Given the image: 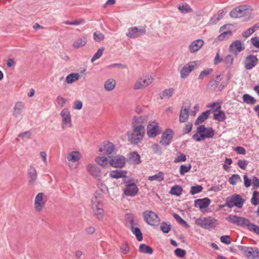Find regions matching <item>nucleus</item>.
<instances>
[{"label":"nucleus","mask_w":259,"mask_h":259,"mask_svg":"<svg viewBox=\"0 0 259 259\" xmlns=\"http://www.w3.org/2000/svg\"><path fill=\"white\" fill-rule=\"evenodd\" d=\"M140 155L136 151L130 152L128 155L129 161L134 164H139L141 162Z\"/></svg>","instance_id":"nucleus-27"},{"label":"nucleus","mask_w":259,"mask_h":259,"mask_svg":"<svg viewBox=\"0 0 259 259\" xmlns=\"http://www.w3.org/2000/svg\"><path fill=\"white\" fill-rule=\"evenodd\" d=\"M186 159H187L186 156L184 154H183L181 152H179L178 155L174 159V162L175 163H179V162H184L186 160Z\"/></svg>","instance_id":"nucleus-57"},{"label":"nucleus","mask_w":259,"mask_h":259,"mask_svg":"<svg viewBox=\"0 0 259 259\" xmlns=\"http://www.w3.org/2000/svg\"><path fill=\"white\" fill-rule=\"evenodd\" d=\"M251 184L252 185V189L256 190L259 188V179L256 176H253L252 178Z\"/></svg>","instance_id":"nucleus-63"},{"label":"nucleus","mask_w":259,"mask_h":259,"mask_svg":"<svg viewBox=\"0 0 259 259\" xmlns=\"http://www.w3.org/2000/svg\"><path fill=\"white\" fill-rule=\"evenodd\" d=\"M191 168V165L188 164L187 165L182 164L180 167V174L181 175L183 176L185 174L189 172Z\"/></svg>","instance_id":"nucleus-53"},{"label":"nucleus","mask_w":259,"mask_h":259,"mask_svg":"<svg viewBox=\"0 0 259 259\" xmlns=\"http://www.w3.org/2000/svg\"><path fill=\"white\" fill-rule=\"evenodd\" d=\"M132 127L133 128V132L131 134L128 133L127 135L129 138L131 143L136 144L142 140L145 135V128L141 125H132Z\"/></svg>","instance_id":"nucleus-2"},{"label":"nucleus","mask_w":259,"mask_h":259,"mask_svg":"<svg viewBox=\"0 0 259 259\" xmlns=\"http://www.w3.org/2000/svg\"><path fill=\"white\" fill-rule=\"evenodd\" d=\"M248 230L259 235V226L251 223Z\"/></svg>","instance_id":"nucleus-64"},{"label":"nucleus","mask_w":259,"mask_h":259,"mask_svg":"<svg viewBox=\"0 0 259 259\" xmlns=\"http://www.w3.org/2000/svg\"><path fill=\"white\" fill-rule=\"evenodd\" d=\"M84 20L83 19H79L73 21H66L63 22L64 24L67 25H77L79 24H82L84 23Z\"/></svg>","instance_id":"nucleus-61"},{"label":"nucleus","mask_w":259,"mask_h":259,"mask_svg":"<svg viewBox=\"0 0 259 259\" xmlns=\"http://www.w3.org/2000/svg\"><path fill=\"white\" fill-rule=\"evenodd\" d=\"M250 13V10L246 5H241L232 10L230 12L231 18H238L247 15Z\"/></svg>","instance_id":"nucleus-6"},{"label":"nucleus","mask_w":259,"mask_h":259,"mask_svg":"<svg viewBox=\"0 0 259 259\" xmlns=\"http://www.w3.org/2000/svg\"><path fill=\"white\" fill-rule=\"evenodd\" d=\"M174 93V90L172 88H169L164 90L160 94V98H169L172 97Z\"/></svg>","instance_id":"nucleus-45"},{"label":"nucleus","mask_w":259,"mask_h":259,"mask_svg":"<svg viewBox=\"0 0 259 259\" xmlns=\"http://www.w3.org/2000/svg\"><path fill=\"white\" fill-rule=\"evenodd\" d=\"M242 99L243 102L247 104L254 105L256 102L254 98L248 94H244Z\"/></svg>","instance_id":"nucleus-44"},{"label":"nucleus","mask_w":259,"mask_h":259,"mask_svg":"<svg viewBox=\"0 0 259 259\" xmlns=\"http://www.w3.org/2000/svg\"><path fill=\"white\" fill-rule=\"evenodd\" d=\"M190 107V104H189L187 107H182L179 116V121L180 122H186L189 118V110Z\"/></svg>","instance_id":"nucleus-26"},{"label":"nucleus","mask_w":259,"mask_h":259,"mask_svg":"<svg viewBox=\"0 0 259 259\" xmlns=\"http://www.w3.org/2000/svg\"><path fill=\"white\" fill-rule=\"evenodd\" d=\"M144 221L151 226L157 225L159 222V219L156 213L151 210H146L143 212Z\"/></svg>","instance_id":"nucleus-7"},{"label":"nucleus","mask_w":259,"mask_h":259,"mask_svg":"<svg viewBox=\"0 0 259 259\" xmlns=\"http://www.w3.org/2000/svg\"><path fill=\"white\" fill-rule=\"evenodd\" d=\"M149 123L147 125V134L150 138L156 137L158 134V125L157 123Z\"/></svg>","instance_id":"nucleus-21"},{"label":"nucleus","mask_w":259,"mask_h":259,"mask_svg":"<svg viewBox=\"0 0 259 259\" xmlns=\"http://www.w3.org/2000/svg\"><path fill=\"white\" fill-rule=\"evenodd\" d=\"M196 66V62L195 61L186 64L181 70V77L182 78H186L189 73L194 69Z\"/></svg>","instance_id":"nucleus-16"},{"label":"nucleus","mask_w":259,"mask_h":259,"mask_svg":"<svg viewBox=\"0 0 259 259\" xmlns=\"http://www.w3.org/2000/svg\"><path fill=\"white\" fill-rule=\"evenodd\" d=\"M258 59L256 56L250 55L244 60V67L247 70H251L257 64Z\"/></svg>","instance_id":"nucleus-14"},{"label":"nucleus","mask_w":259,"mask_h":259,"mask_svg":"<svg viewBox=\"0 0 259 259\" xmlns=\"http://www.w3.org/2000/svg\"><path fill=\"white\" fill-rule=\"evenodd\" d=\"M61 116L62 118V127L65 128L71 126V120L70 111L67 108L63 109L61 113Z\"/></svg>","instance_id":"nucleus-11"},{"label":"nucleus","mask_w":259,"mask_h":259,"mask_svg":"<svg viewBox=\"0 0 259 259\" xmlns=\"http://www.w3.org/2000/svg\"><path fill=\"white\" fill-rule=\"evenodd\" d=\"M174 218L182 226H184L185 228H189L190 226L187 223V222L184 220L179 214L177 213H174L172 214Z\"/></svg>","instance_id":"nucleus-49"},{"label":"nucleus","mask_w":259,"mask_h":259,"mask_svg":"<svg viewBox=\"0 0 259 259\" xmlns=\"http://www.w3.org/2000/svg\"><path fill=\"white\" fill-rule=\"evenodd\" d=\"M233 61L234 58L231 55H227L223 60L227 67H230L232 65Z\"/></svg>","instance_id":"nucleus-58"},{"label":"nucleus","mask_w":259,"mask_h":259,"mask_svg":"<svg viewBox=\"0 0 259 259\" xmlns=\"http://www.w3.org/2000/svg\"><path fill=\"white\" fill-rule=\"evenodd\" d=\"M204 41L203 40L198 39L193 41L189 46V51L191 53H193L199 51L203 46Z\"/></svg>","instance_id":"nucleus-23"},{"label":"nucleus","mask_w":259,"mask_h":259,"mask_svg":"<svg viewBox=\"0 0 259 259\" xmlns=\"http://www.w3.org/2000/svg\"><path fill=\"white\" fill-rule=\"evenodd\" d=\"M251 203L256 206L259 203V192L256 190L253 192L252 196L251 198Z\"/></svg>","instance_id":"nucleus-51"},{"label":"nucleus","mask_w":259,"mask_h":259,"mask_svg":"<svg viewBox=\"0 0 259 259\" xmlns=\"http://www.w3.org/2000/svg\"><path fill=\"white\" fill-rule=\"evenodd\" d=\"M214 131L211 127H205L204 125H200L196 129V133L194 134L192 138L196 142H200L205 139L213 138Z\"/></svg>","instance_id":"nucleus-1"},{"label":"nucleus","mask_w":259,"mask_h":259,"mask_svg":"<svg viewBox=\"0 0 259 259\" xmlns=\"http://www.w3.org/2000/svg\"><path fill=\"white\" fill-rule=\"evenodd\" d=\"M139 251L146 254H152L153 249L149 246L145 244H141L139 246Z\"/></svg>","instance_id":"nucleus-42"},{"label":"nucleus","mask_w":259,"mask_h":259,"mask_svg":"<svg viewBox=\"0 0 259 259\" xmlns=\"http://www.w3.org/2000/svg\"><path fill=\"white\" fill-rule=\"evenodd\" d=\"M115 149V147L113 143L106 141L104 143L102 147H101L99 151L102 152L104 155H110Z\"/></svg>","instance_id":"nucleus-18"},{"label":"nucleus","mask_w":259,"mask_h":259,"mask_svg":"<svg viewBox=\"0 0 259 259\" xmlns=\"http://www.w3.org/2000/svg\"><path fill=\"white\" fill-rule=\"evenodd\" d=\"M244 201V199L240 195L235 194L226 198L225 206H227L229 208H232L234 206L241 208Z\"/></svg>","instance_id":"nucleus-3"},{"label":"nucleus","mask_w":259,"mask_h":259,"mask_svg":"<svg viewBox=\"0 0 259 259\" xmlns=\"http://www.w3.org/2000/svg\"><path fill=\"white\" fill-rule=\"evenodd\" d=\"M80 153L79 152L75 151L70 153L68 156L67 159L69 161L73 162H77L79 160Z\"/></svg>","instance_id":"nucleus-39"},{"label":"nucleus","mask_w":259,"mask_h":259,"mask_svg":"<svg viewBox=\"0 0 259 259\" xmlns=\"http://www.w3.org/2000/svg\"><path fill=\"white\" fill-rule=\"evenodd\" d=\"M109 164L115 168H122L125 163V158L121 155L115 156H108Z\"/></svg>","instance_id":"nucleus-8"},{"label":"nucleus","mask_w":259,"mask_h":259,"mask_svg":"<svg viewBox=\"0 0 259 259\" xmlns=\"http://www.w3.org/2000/svg\"><path fill=\"white\" fill-rule=\"evenodd\" d=\"M239 250L249 259H258L259 258V249L256 247L238 246Z\"/></svg>","instance_id":"nucleus-5"},{"label":"nucleus","mask_w":259,"mask_h":259,"mask_svg":"<svg viewBox=\"0 0 259 259\" xmlns=\"http://www.w3.org/2000/svg\"><path fill=\"white\" fill-rule=\"evenodd\" d=\"M229 183L232 185H235L239 182H241V179L238 174H234L229 178Z\"/></svg>","instance_id":"nucleus-46"},{"label":"nucleus","mask_w":259,"mask_h":259,"mask_svg":"<svg viewBox=\"0 0 259 259\" xmlns=\"http://www.w3.org/2000/svg\"><path fill=\"white\" fill-rule=\"evenodd\" d=\"M148 120L147 116H134L132 121V125H141L145 128V124Z\"/></svg>","instance_id":"nucleus-25"},{"label":"nucleus","mask_w":259,"mask_h":259,"mask_svg":"<svg viewBox=\"0 0 259 259\" xmlns=\"http://www.w3.org/2000/svg\"><path fill=\"white\" fill-rule=\"evenodd\" d=\"M133 233L134 234L139 241H141L143 240V235L140 229L137 226H131V228H130Z\"/></svg>","instance_id":"nucleus-33"},{"label":"nucleus","mask_w":259,"mask_h":259,"mask_svg":"<svg viewBox=\"0 0 259 259\" xmlns=\"http://www.w3.org/2000/svg\"><path fill=\"white\" fill-rule=\"evenodd\" d=\"M213 70L211 68H208L201 72L200 74L198 76L199 79H202L204 76H208V75L211 74Z\"/></svg>","instance_id":"nucleus-59"},{"label":"nucleus","mask_w":259,"mask_h":259,"mask_svg":"<svg viewBox=\"0 0 259 259\" xmlns=\"http://www.w3.org/2000/svg\"><path fill=\"white\" fill-rule=\"evenodd\" d=\"M174 252L177 257L181 258L184 257L186 254V252L184 249L180 248L176 249Z\"/></svg>","instance_id":"nucleus-60"},{"label":"nucleus","mask_w":259,"mask_h":259,"mask_svg":"<svg viewBox=\"0 0 259 259\" xmlns=\"http://www.w3.org/2000/svg\"><path fill=\"white\" fill-rule=\"evenodd\" d=\"M138 187L135 183L127 182L123 190V192L126 196L134 197L138 194Z\"/></svg>","instance_id":"nucleus-12"},{"label":"nucleus","mask_w":259,"mask_h":259,"mask_svg":"<svg viewBox=\"0 0 259 259\" xmlns=\"http://www.w3.org/2000/svg\"><path fill=\"white\" fill-rule=\"evenodd\" d=\"M245 47L240 40H237L232 42L229 47V51L237 56L238 53L243 51Z\"/></svg>","instance_id":"nucleus-13"},{"label":"nucleus","mask_w":259,"mask_h":259,"mask_svg":"<svg viewBox=\"0 0 259 259\" xmlns=\"http://www.w3.org/2000/svg\"><path fill=\"white\" fill-rule=\"evenodd\" d=\"M153 81V78L151 76H145L137 80L135 83L134 89L139 90L145 88L151 84Z\"/></svg>","instance_id":"nucleus-15"},{"label":"nucleus","mask_w":259,"mask_h":259,"mask_svg":"<svg viewBox=\"0 0 259 259\" xmlns=\"http://www.w3.org/2000/svg\"><path fill=\"white\" fill-rule=\"evenodd\" d=\"M178 9L182 13H187L192 11V9L187 4H183L182 5H179L178 6Z\"/></svg>","instance_id":"nucleus-50"},{"label":"nucleus","mask_w":259,"mask_h":259,"mask_svg":"<svg viewBox=\"0 0 259 259\" xmlns=\"http://www.w3.org/2000/svg\"><path fill=\"white\" fill-rule=\"evenodd\" d=\"M105 50L104 47H101L98 49L97 52L95 54V55L92 58L91 61L92 63H93L96 60L100 58L103 54V51Z\"/></svg>","instance_id":"nucleus-52"},{"label":"nucleus","mask_w":259,"mask_h":259,"mask_svg":"<svg viewBox=\"0 0 259 259\" xmlns=\"http://www.w3.org/2000/svg\"><path fill=\"white\" fill-rule=\"evenodd\" d=\"M195 223L202 228L211 229L216 227L217 221L214 218L209 217L197 219L195 220Z\"/></svg>","instance_id":"nucleus-4"},{"label":"nucleus","mask_w":259,"mask_h":259,"mask_svg":"<svg viewBox=\"0 0 259 259\" xmlns=\"http://www.w3.org/2000/svg\"><path fill=\"white\" fill-rule=\"evenodd\" d=\"M87 42V38L86 36H82L81 37L77 39L73 44V47L74 48H78L79 47L85 45Z\"/></svg>","instance_id":"nucleus-37"},{"label":"nucleus","mask_w":259,"mask_h":259,"mask_svg":"<svg viewBox=\"0 0 259 259\" xmlns=\"http://www.w3.org/2000/svg\"><path fill=\"white\" fill-rule=\"evenodd\" d=\"M221 79L222 78L220 75H217L214 78L209 80L207 84V87L209 90L214 91L217 89Z\"/></svg>","instance_id":"nucleus-28"},{"label":"nucleus","mask_w":259,"mask_h":259,"mask_svg":"<svg viewBox=\"0 0 259 259\" xmlns=\"http://www.w3.org/2000/svg\"><path fill=\"white\" fill-rule=\"evenodd\" d=\"M227 25H224L222 26L220 28V32L222 33L218 36V37L215 38V40L217 41H223L225 39H229L232 36L233 33L231 30H228L226 31H224V29L226 28Z\"/></svg>","instance_id":"nucleus-20"},{"label":"nucleus","mask_w":259,"mask_h":259,"mask_svg":"<svg viewBox=\"0 0 259 259\" xmlns=\"http://www.w3.org/2000/svg\"><path fill=\"white\" fill-rule=\"evenodd\" d=\"M210 200L206 197L202 199H197L194 201V206L199 207L200 209L207 207L210 203Z\"/></svg>","instance_id":"nucleus-22"},{"label":"nucleus","mask_w":259,"mask_h":259,"mask_svg":"<svg viewBox=\"0 0 259 259\" xmlns=\"http://www.w3.org/2000/svg\"><path fill=\"white\" fill-rule=\"evenodd\" d=\"M238 218L239 216L236 215L229 214L225 218V219L229 222L236 225Z\"/></svg>","instance_id":"nucleus-56"},{"label":"nucleus","mask_w":259,"mask_h":259,"mask_svg":"<svg viewBox=\"0 0 259 259\" xmlns=\"http://www.w3.org/2000/svg\"><path fill=\"white\" fill-rule=\"evenodd\" d=\"M248 164V161L246 160L239 159L238 161V166L243 170H245L247 168V166Z\"/></svg>","instance_id":"nucleus-62"},{"label":"nucleus","mask_w":259,"mask_h":259,"mask_svg":"<svg viewBox=\"0 0 259 259\" xmlns=\"http://www.w3.org/2000/svg\"><path fill=\"white\" fill-rule=\"evenodd\" d=\"M163 179H164L163 173L161 171L158 172L157 174H156L153 176H149L148 178V180L151 181H157L160 182V181H162V180H163Z\"/></svg>","instance_id":"nucleus-47"},{"label":"nucleus","mask_w":259,"mask_h":259,"mask_svg":"<svg viewBox=\"0 0 259 259\" xmlns=\"http://www.w3.org/2000/svg\"><path fill=\"white\" fill-rule=\"evenodd\" d=\"M250 224L251 222L248 219L245 218L239 217L236 226H240L243 228H245L246 227L247 228V229H248V227H249Z\"/></svg>","instance_id":"nucleus-36"},{"label":"nucleus","mask_w":259,"mask_h":259,"mask_svg":"<svg viewBox=\"0 0 259 259\" xmlns=\"http://www.w3.org/2000/svg\"><path fill=\"white\" fill-rule=\"evenodd\" d=\"M23 108V105L21 102H17L14 107L13 115L15 117L20 115L22 111Z\"/></svg>","instance_id":"nucleus-38"},{"label":"nucleus","mask_w":259,"mask_h":259,"mask_svg":"<svg viewBox=\"0 0 259 259\" xmlns=\"http://www.w3.org/2000/svg\"><path fill=\"white\" fill-rule=\"evenodd\" d=\"M92 210L94 214L98 219L101 220L103 218L104 210L103 209V205L98 206H97V204H95L94 205L93 208H92Z\"/></svg>","instance_id":"nucleus-32"},{"label":"nucleus","mask_w":259,"mask_h":259,"mask_svg":"<svg viewBox=\"0 0 259 259\" xmlns=\"http://www.w3.org/2000/svg\"><path fill=\"white\" fill-rule=\"evenodd\" d=\"M44 195V193L41 192L38 193L35 196L34 200V208L37 211H41L45 205V203L43 201V197Z\"/></svg>","instance_id":"nucleus-17"},{"label":"nucleus","mask_w":259,"mask_h":259,"mask_svg":"<svg viewBox=\"0 0 259 259\" xmlns=\"http://www.w3.org/2000/svg\"><path fill=\"white\" fill-rule=\"evenodd\" d=\"M28 174L30 178L29 184L33 183L37 179V172L35 168L32 165H30L28 169Z\"/></svg>","instance_id":"nucleus-30"},{"label":"nucleus","mask_w":259,"mask_h":259,"mask_svg":"<svg viewBox=\"0 0 259 259\" xmlns=\"http://www.w3.org/2000/svg\"><path fill=\"white\" fill-rule=\"evenodd\" d=\"M126 171L121 170H115L110 173V177L112 178L119 179L126 177Z\"/></svg>","instance_id":"nucleus-34"},{"label":"nucleus","mask_w":259,"mask_h":259,"mask_svg":"<svg viewBox=\"0 0 259 259\" xmlns=\"http://www.w3.org/2000/svg\"><path fill=\"white\" fill-rule=\"evenodd\" d=\"M221 106L219 105L213 110V119L219 122H223L226 118L225 112L221 110Z\"/></svg>","instance_id":"nucleus-19"},{"label":"nucleus","mask_w":259,"mask_h":259,"mask_svg":"<svg viewBox=\"0 0 259 259\" xmlns=\"http://www.w3.org/2000/svg\"><path fill=\"white\" fill-rule=\"evenodd\" d=\"M79 74L77 73H72L68 75L66 77V82L67 83H72L73 82L78 80Z\"/></svg>","instance_id":"nucleus-40"},{"label":"nucleus","mask_w":259,"mask_h":259,"mask_svg":"<svg viewBox=\"0 0 259 259\" xmlns=\"http://www.w3.org/2000/svg\"><path fill=\"white\" fill-rule=\"evenodd\" d=\"M210 111V110H207L203 112L195 120V124L198 125L205 121L208 118Z\"/></svg>","instance_id":"nucleus-31"},{"label":"nucleus","mask_w":259,"mask_h":259,"mask_svg":"<svg viewBox=\"0 0 259 259\" xmlns=\"http://www.w3.org/2000/svg\"><path fill=\"white\" fill-rule=\"evenodd\" d=\"M174 135V131L170 128L166 129L162 134L159 143L164 146H167L171 143Z\"/></svg>","instance_id":"nucleus-9"},{"label":"nucleus","mask_w":259,"mask_h":259,"mask_svg":"<svg viewBox=\"0 0 259 259\" xmlns=\"http://www.w3.org/2000/svg\"><path fill=\"white\" fill-rule=\"evenodd\" d=\"M115 81L113 79H109L106 80L104 84V88L106 91H111L113 90L115 87Z\"/></svg>","instance_id":"nucleus-41"},{"label":"nucleus","mask_w":259,"mask_h":259,"mask_svg":"<svg viewBox=\"0 0 259 259\" xmlns=\"http://www.w3.org/2000/svg\"><path fill=\"white\" fill-rule=\"evenodd\" d=\"M125 222L127 226H128L129 228H131V226H137L138 225V220L135 219L134 215L131 213L126 214Z\"/></svg>","instance_id":"nucleus-29"},{"label":"nucleus","mask_w":259,"mask_h":259,"mask_svg":"<svg viewBox=\"0 0 259 259\" xmlns=\"http://www.w3.org/2000/svg\"><path fill=\"white\" fill-rule=\"evenodd\" d=\"M95 161L103 167H108L109 158L103 156H98L95 159Z\"/></svg>","instance_id":"nucleus-35"},{"label":"nucleus","mask_w":259,"mask_h":259,"mask_svg":"<svg viewBox=\"0 0 259 259\" xmlns=\"http://www.w3.org/2000/svg\"><path fill=\"white\" fill-rule=\"evenodd\" d=\"M94 39L96 41H101L105 38V35L99 31H96L93 34Z\"/></svg>","instance_id":"nucleus-55"},{"label":"nucleus","mask_w":259,"mask_h":259,"mask_svg":"<svg viewBox=\"0 0 259 259\" xmlns=\"http://www.w3.org/2000/svg\"><path fill=\"white\" fill-rule=\"evenodd\" d=\"M160 229L163 233H168L171 229V225L163 221L160 224Z\"/></svg>","instance_id":"nucleus-48"},{"label":"nucleus","mask_w":259,"mask_h":259,"mask_svg":"<svg viewBox=\"0 0 259 259\" xmlns=\"http://www.w3.org/2000/svg\"><path fill=\"white\" fill-rule=\"evenodd\" d=\"M203 190V187L201 185H197L194 186H192L191 188L190 193L191 195H194L201 192Z\"/></svg>","instance_id":"nucleus-54"},{"label":"nucleus","mask_w":259,"mask_h":259,"mask_svg":"<svg viewBox=\"0 0 259 259\" xmlns=\"http://www.w3.org/2000/svg\"><path fill=\"white\" fill-rule=\"evenodd\" d=\"M146 32V30L145 27L140 26L138 27L135 26L128 28L126 35L130 38H135L143 35Z\"/></svg>","instance_id":"nucleus-10"},{"label":"nucleus","mask_w":259,"mask_h":259,"mask_svg":"<svg viewBox=\"0 0 259 259\" xmlns=\"http://www.w3.org/2000/svg\"><path fill=\"white\" fill-rule=\"evenodd\" d=\"M88 172L93 177L96 178L101 177L100 169L95 164H90L87 167Z\"/></svg>","instance_id":"nucleus-24"},{"label":"nucleus","mask_w":259,"mask_h":259,"mask_svg":"<svg viewBox=\"0 0 259 259\" xmlns=\"http://www.w3.org/2000/svg\"><path fill=\"white\" fill-rule=\"evenodd\" d=\"M182 191L183 189L180 186L175 185L171 188L169 193L172 195L179 196L181 195Z\"/></svg>","instance_id":"nucleus-43"}]
</instances>
